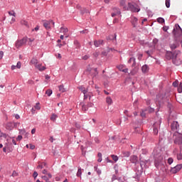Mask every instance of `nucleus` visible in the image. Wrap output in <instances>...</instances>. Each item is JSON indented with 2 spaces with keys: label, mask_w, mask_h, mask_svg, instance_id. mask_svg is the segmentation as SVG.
<instances>
[{
  "label": "nucleus",
  "mask_w": 182,
  "mask_h": 182,
  "mask_svg": "<svg viewBox=\"0 0 182 182\" xmlns=\"http://www.w3.org/2000/svg\"><path fill=\"white\" fill-rule=\"evenodd\" d=\"M173 34L175 38V43L170 45L172 50H175L177 47L182 43V28L178 24H175L173 30Z\"/></svg>",
  "instance_id": "obj_1"
},
{
  "label": "nucleus",
  "mask_w": 182,
  "mask_h": 182,
  "mask_svg": "<svg viewBox=\"0 0 182 182\" xmlns=\"http://www.w3.org/2000/svg\"><path fill=\"white\" fill-rule=\"evenodd\" d=\"M128 6H124V11H130L132 12H139L141 9L137 5H134L132 3H128Z\"/></svg>",
  "instance_id": "obj_2"
},
{
  "label": "nucleus",
  "mask_w": 182,
  "mask_h": 182,
  "mask_svg": "<svg viewBox=\"0 0 182 182\" xmlns=\"http://www.w3.org/2000/svg\"><path fill=\"white\" fill-rule=\"evenodd\" d=\"M181 54L179 50L175 51L173 55V63L176 65L178 66L182 64V60L178 58V55Z\"/></svg>",
  "instance_id": "obj_3"
},
{
  "label": "nucleus",
  "mask_w": 182,
  "mask_h": 182,
  "mask_svg": "<svg viewBox=\"0 0 182 182\" xmlns=\"http://www.w3.org/2000/svg\"><path fill=\"white\" fill-rule=\"evenodd\" d=\"M27 42H28V38L24 37L21 40L16 41L15 43V46L16 48H20L24 45H26Z\"/></svg>",
  "instance_id": "obj_4"
},
{
  "label": "nucleus",
  "mask_w": 182,
  "mask_h": 182,
  "mask_svg": "<svg viewBox=\"0 0 182 182\" xmlns=\"http://www.w3.org/2000/svg\"><path fill=\"white\" fill-rule=\"evenodd\" d=\"M164 164H166V161H164V157L163 156H159V158L155 160L156 167L164 166Z\"/></svg>",
  "instance_id": "obj_5"
},
{
  "label": "nucleus",
  "mask_w": 182,
  "mask_h": 182,
  "mask_svg": "<svg viewBox=\"0 0 182 182\" xmlns=\"http://www.w3.org/2000/svg\"><path fill=\"white\" fill-rule=\"evenodd\" d=\"M171 130L172 131H174L176 132L175 133V135H177V134H180L178 130H179V124L177 122H173L171 124Z\"/></svg>",
  "instance_id": "obj_6"
},
{
  "label": "nucleus",
  "mask_w": 182,
  "mask_h": 182,
  "mask_svg": "<svg viewBox=\"0 0 182 182\" xmlns=\"http://www.w3.org/2000/svg\"><path fill=\"white\" fill-rule=\"evenodd\" d=\"M51 24L53 26L55 25V23L52 20H49V21L43 20V25L47 31L50 30Z\"/></svg>",
  "instance_id": "obj_7"
},
{
  "label": "nucleus",
  "mask_w": 182,
  "mask_h": 182,
  "mask_svg": "<svg viewBox=\"0 0 182 182\" xmlns=\"http://www.w3.org/2000/svg\"><path fill=\"white\" fill-rule=\"evenodd\" d=\"M181 168H182V164L176 165L175 167L171 169V173L176 174L178 172H179Z\"/></svg>",
  "instance_id": "obj_8"
},
{
  "label": "nucleus",
  "mask_w": 182,
  "mask_h": 182,
  "mask_svg": "<svg viewBox=\"0 0 182 182\" xmlns=\"http://www.w3.org/2000/svg\"><path fill=\"white\" fill-rule=\"evenodd\" d=\"M160 125H161V122H156L154 124V134L155 135H157L159 134V129L160 127Z\"/></svg>",
  "instance_id": "obj_9"
},
{
  "label": "nucleus",
  "mask_w": 182,
  "mask_h": 182,
  "mask_svg": "<svg viewBox=\"0 0 182 182\" xmlns=\"http://www.w3.org/2000/svg\"><path fill=\"white\" fill-rule=\"evenodd\" d=\"M113 12L111 14V16L114 18V16H116L117 15L121 14L120 9L119 8H113L112 9Z\"/></svg>",
  "instance_id": "obj_10"
},
{
  "label": "nucleus",
  "mask_w": 182,
  "mask_h": 182,
  "mask_svg": "<svg viewBox=\"0 0 182 182\" xmlns=\"http://www.w3.org/2000/svg\"><path fill=\"white\" fill-rule=\"evenodd\" d=\"M60 33H63L64 36H65L66 38H68L69 37V35H68V29L66 27H61L60 29Z\"/></svg>",
  "instance_id": "obj_11"
},
{
  "label": "nucleus",
  "mask_w": 182,
  "mask_h": 182,
  "mask_svg": "<svg viewBox=\"0 0 182 182\" xmlns=\"http://www.w3.org/2000/svg\"><path fill=\"white\" fill-rule=\"evenodd\" d=\"M174 142L180 145V148L182 149V135L178 134V136L175 139Z\"/></svg>",
  "instance_id": "obj_12"
},
{
  "label": "nucleus",
  "mask_w": 182,
  "mask_h": 182,
  "mask_svg": "<svg viewBox=\"0 0 182 182\" xmlns=\"http://www.w3.org/2000/svg\"><path fill=\"white\" fill-rule=\"evenodd\" d=\"M103 43H104L103 40H95L94 41V46H95V48H98V47L101 46L102 45H103Z\"/></svg>",
  "instance_id": "obj_13"
},
{
  "label": "nucleus",
  "mask_w": 182,
  "mask_h": 182,
  "mask_svg": "<svg viewBox=\"0 0 182 182\" xmlns=\"http://www.w3.org/2000/svg\"><path fill=\"white\" fill-rule=\"evenodd\" d=\"M133 63L132 65V67H133V68L135 67L136 65L135 58L132 57V58H129V60H128V63Z\"/></svg>",
  "instance_id": "obj_14"
},
{
  "label": "nucleus",
  "mask_w": 182,
  "mask_h": 182,
  "mask_svg": "<svg viewBox=\"0 0 182 182\" xmlns=\"http://www.w3.org/2000/svg\"><path fill=\"white\" fill-rule=\"evenodd\" d=\"M130 161L131 163H134V164H136V163H138V156L135 155L132 156Z\"/></svg>",
  "instance_id": "obj_15"
},
{
  "label": "nucleus",
  "mask_w": 182,
  "mask_h": 182,
  "mask_svg": "<svg viewBox=\"0 0 182 182\" xmlns=\"http://www.w3.org/2000/svg\"><path fill=\"white\" fill-rule=\"evenodd\" d=\"M141 71L143 73H147L149 71V66L147 65H144L141 67Z\"/></svg>",
  "instance_id": "obj_16"
},
{
  "label": "nucleus",
  "mask_w": 182,
  "mask_h": 182,
  "mask_svg": "<svg viewBox=\"0 0 182 182\" xmlns=\"http://www.w3.org/2000/svg\"><path fill=\"white\" fill-rule=\"evenodd\" d=\"M35 68L38 69L39 71H43L46 70L45 66H42L41 64H37L36 65Z\"/></svg>",
  "instance_id": "obj_17"
},
{
  "label": "nucleus",
  "mask_w": 182,
  "mask_h": 182,
  "mask_svg": "<svg viewBox=\"0 0 182 182\" xmlns=\"http://www.w3.org/2000/svg\"><path fill=\"white\" fill-rule=\"evenodd\" d=\"M137 22H138L137 18H136V17L132 18V24L134 28H136Z\"/></svg>",
  "instance_id": "obj_18"
},
{
  "label": "nucleus",
  "mask_w": 182,
  "mask_h": 182,
  "mask_svg": "<svg viewBox=\"0 0 182 182\" xmlns=\"http://www.w3.org/2000/svg\"><path fill=\"white\" fill-rule=\"evenodd\" d=\"M139 72V68L134 67L130 72L132 75H135Z\"/></svg>",
  "instance_id": "obj_19"
},
{
  "label": "nucleus",
  "mask_w": 182,
  "mask_h": 182,
  "mask_svg": "<svg viewBox=\"0 0 182 182\" xmlns=\"http://www.w3.org/2000/svg\"><path fill=\"white\" fill-rule=\"evenodd\" d=\"M30 65H34L36 67L38 65V59L33 58L30 62Z\"/></svg>",
  "instance_id": "obj_20"
},
{
  "label": "nucleus",
  "mask_w": 182,
  "mask_h": 182,
  "mask_svg": "<svg viewBox=\"0 0 182 182\" xmlns=\"http://www.w3.org/2000/svg\"><path fill=\"white\" fill-rule=\"evenodd\" d=\"M80 105L82 106V111L85 112L89 109L88 105H86L84 102L80 103Z\"/></svg>",
  "instance_id": "obj_21"
},
{
  "label": "nucleus",
  "mask_w": 182,
  "mask_h": 182,
  "mask_svg": "<svg viewBox=\"0 0 182 182\" xmlns=\"http://www.w3.org/2000/svg\"><path fill=\"white\" fill-rule=\"evenodd\" d=\"M106 103L109 105H111L113 103V101L110 97H106Z\"/></svg>",
  "instance_id": "obj_22"
},
{
  "label": "nucleus",
  "mask_w": 182,
  "mask_h": 182,
  "mask_svg": "<svg viewBox=\"0 0 182 182\" xmlns=\"http://www.w3.org/2000/svg\"><path fill=\"white\" fill-rule=\"evenodd\" d=\"M174 55V53L170 52V53H166V59L170 60V59H173V55Z\"/></svg>",
  "instance_id": "obj_23"
},
{
  "label": "nucleus",
  "mask_w": 182,
  "mask_h": 182,
  "mask_svg": "<svg viewBox=\"0 0 182 182\" xmlns=\"http://www.w3.org/2000/svg\"><path fill=\"white\" fill-rule=\"evenodd\" d=\"M158 43H159V40H158V39L155 38V39L153 40V44H152V46H151L152 49H154V48H155L156 45Z\"/></svg>",
  "instance_id": "obj_24"
},
{
  "label": "nucleus",
  "mask_w": 182,
  "mask_h": 182,
  "mask_svg": "<svg viewBox=\"0 0 182 182\" xmlns=\"http://www.w3.org/2000/svg\"><path fill=\"white\" fill-rule=\"evenodd\" d=\"M119 5L123 7V9L124 10V6H126V0H120Z\"/></svg>",
  "instance_id": "obj_25"
},
{
  "label": "nucleus",
  "mask_w": 182,
  "mask_h": 182,
  "mask_svg": "<svg viewBox=\"0 0 182 182\" xmlns=\"http://www.w3.org/2000/svg\"><path fill=\"white\" fill-rule=\"evenodd\" d=\"M94 170L97 171V174L100 176L102 174V171L97 168V166H94Z\"/></svg>",
  "instance_id": "obj_26"
},
{
  "label": "nucleus",
  "mask_w": 182,
  "mask_h": 182,
  "mask_svg": "<svg viewBox=\"0 0 182 182\" xmlns=\"http://www.w3.org/2000/svg\"><path fill=\"white\" fill-rule=\"evenodd\" d=\"M177 160H182V149H181L180 153L177 154Z\"/></svg>",
  "instance_id": "obj_27"
},
{
  "label": "nucleus",
  "mask_w": 182,
  "mask_h": 182,
  "mask_svg": "<svg viewBox=\"0 0 182 182\" xmlns=\"http://www.w3.org/2000/svg\"><path fill=\"white\" fill-rule=\"evenodd\" d=\"M80 90L82 91V92L85 95L87 92V90L85 88V87H80Z\"/></svg>",
  "instance_id": "obj_28"
},
{
  "label": "nucleus",
  "mask_w": 182,
  "mask_h": 182,
  "mask_svg": "<svg viewBox=\"0 0 182 182\" xmlns=\"http://www.w3.org/2000/svg\"><path fill=\"white\" fill-rule=\"evenodd\" d=\"M57 118H58V116L55 114H53L50 117V120H52L53 122H55Z\"/></svg>",
  "instance_id": "obj_29"
},
{
  "label": "nucleus",
  "mask_w": 182,
  "mask_h": 182,
  "mask_svg": "<svg viewBox=\"0 0 182 182\" xmlns=\"http://www.w3.org/2000/svg\"><path fill=\"white\" fill-rule=\"evenodd\" d=\"M9 14L10 16H14V18H16V14L14 11H9Z\"/></svg>",
  "instance_id": "obj_30"
},
{
  "label": "nucleus",
  "mask_w": 182,
  "mask_h": 182,
  "mask_svg": "<svg viewBox=\"0 0 182 182\" xmlns=\"http://www.w3.org/2000/svg\"><path fill=\"white\" fill-rule=\"evenodd\" d=\"M157 22H159V23H164V18L159 17L157 18Z\"/></svg>",
  "instance_id": "obj_31"
},
{
  "label": "nucleus",
  "mask_w": 182,
  "mask_h": 182,
  "mask_svg": "<svg viewBox=\"0 0 182 182\" xmlns=\"http://www.w3.org/2000/svg\"><path fill=\"white\" fill-rule=\"evenodd\" d=\"M59 91L63 93L65 92V89L64 88L63 85H59Z\"/></svg>",
  "instance_id": "obj_32"
},
{
  "label": "nucleus",
  "mask_w": 182,
  "mask_h": 182,
  "mask_svg": "<svg viewBox=\"0 0 182 182\" xmlns=\"http://www.w3.org/2000/svg\"><path fill=\"white\" fill-rule=\"evenodd\" d=\"M111 157H112V160H113L114 161H118V160H119V158H118L117 156L111 155Z\"/></svg>",
  "instance_id": "obj_33"
},
{
  "label": "nucleus",
  "mask_w": 182,
  "mask_h": 182,
  "mask_svg": "<svg viewBox=\"0 0 182 182\" xmlns=\"http://www.w3.org/2000/svg\"><path fill=\"white\" fill-rule=\"evenodd\" d=\"M21 23L22 25H24V26H28V21H25V20H21Z\"/></svg>",
  "instance_id": "obj_34"
},
{
  "label": "nucleus",
  "mask_w": 182,
  "mask_h": 182,
  "mask_svg": "<svg viewBox=\"0 0 182 182\" xmlns=\"http://www.w3.org/2000/svg\"><path fill=\"white\" fill-rule=\"evenodd\" d=\"M52 93H53L52 90H47V91L46 92V94L48 97H50V96L52 95Z\"/></svg>",
  "instance_id": "obj_35"
},
{
  "label": "nucleus",
  "mask_w": 182,
  "mask_h": 182,
  "mask_svg": "<svg viewBox=\"0 0 182 182\" xmlns=\"http://www.w3.org/2000/svg\"><path fill=\"white\" fill-rule=\"evenodd\" d=\"M46 166V164L45 163H43V164H40V165H38V166H37V169H43V166Z\"/></svg>",
  "instance_id": "obj_36"
},
{
  "label": "nucleus",
  "mask_w": 182,
  "mask_h": 182,
  "mask_svg": "<svg viewBox=\"0 0 182 182\" xmlns=\"http://www.w3.org/2000/svg\"><path fill=\"white\" fill-rule=\"evenodd\" d=\"M81 176H82V168H80L78 169V171L77 173V177H81Z\"/></svg>",
  "instance_id": "obj_37"
},
{
  "label": "nucleus",
  "mask_w": 182,
  "mask_h": 182,
  "mask_svg": "<svg viewBox=\"0 0 182 182\" xmlns=\"http://www.w3.org/2000/svg\"><path fill=\"white\" fill-rule=\"evenodd\" d=\"M39 28H40L39 26H36L34 28H33V29L31 30V31H32V32H34V31L38 32V31H39Z\"/></svg>",
  "instance_id": "obj_38"
},
{
  "label": "nucleus",
  "mask_w": 182,
  "mask_h": 182,
  "mask_svg": "<svg viewBox=\"0 0 182 182\" xmlns=\"http://www.w3.org/2000/svg\"><path fill=\"white\" fill-rule=\"evenodd\" d=\"M81 13L82 14H85V13H90V11L85 8H83L82 10H81Z\"/></svg>",
  "instance_id": "obj_39"
},
{
  "label": "nucleus",
  "mask_w": 182,
  "mask_h": 182,
  "mask_svg": "<svg viewBox=\"0 0 182 182\" xmlns=\"http://www.w3.org/2000/svg\"><path fill=\"white\" fill-rule=\"evenodd\" d=\"M178 92L179 93H181L182 92V85H181V82H180V85L178 87Z\"/></svg>",
  "instance_id": "obj_40"
},
{
  "label": "nucleus",
  "mask_w": 182,
  "mask_h": 182,
  "mask_svg": "<svg viewBox=\"0 0 182 182\" xmlns=\"http://www.w3.org/2000/svg\"><path fill=\"white\" fill-rule=\"evenodd\" d=\"M124 114L127 117H132V114H129V111H127V110H125V111L124 112Z\"/></svg>",
  "instance_id": "obj_41"
},
{
  "label": "nucleus",
  "mask_w": 182,
  "mask_h": 182,
  "mask_svg": "<svg viewBox=\"0 0 182 182\" xmlns=\"http://www.w3.org/2000/svg\"><path fill=\"white\" fill-rule=\"evenodd\" d=\"M165 4L167 8H170V0H166Z\"/></svg>",
  "instance_id": "obj_42"
},
{
  "label": "nucleus",
  "mask_w": 182,
  "mask_h": 182,
  "mask_svg": "<svg viewBox=\"0 0 182 182\" xmlns=\"http://www.w3.org/2000/svg\"><path fill=\"white\" fill-rule=\"evenodd\" d=\"M123 156H124V157H129V156H130V152H129V151L124 152V153H123Z\"/></svg>",
  "instance_id": "obj_43"
},
{
  "label": "nucleus",
  "mask_w": 182,
  "mask_h": 182,
  "mask_svg": "<svg viewBox=\"0 0 182 182\" xmlns=\"http://www.w3.org/2000/svg\"><path fill=\"white\" fill-rule=\"evenodd\" d=\"M16 68L21 69V62L18 61L16 64Z\"/></svg>",
  "instance_id": "obj_44"
},
{
  "label": "nucleus",
  "mask_w": 182,
  "mask_h": 182,
  "mask_svg": "<svg viewBox=\"0 0 182 182\" xmlns=\"http://www.w3.org/2000/svg\"><path fill=\"white\" fill-rule=\"evenodd\" d=\"M173 158H168V163L169 165L173 164Z\"/></svg>",
  "instance_id": "obj_45"
},
{
  "label": "nucleus",
  "mask_w": 182,
  "mask_h": 182,
  "mask_svg": "<svg viewBox=\"0 0 182 182\" xmlns=\"http://www.w3.org/2000/svg\"><path fill=\"white\" fill-rule=\"evenodd\" d=\"M92 71L95 73L94 76H96L98 74L97 68H92Z\"/></svg>",
  "instance_id": "obj_46"
},
{
  "label": "nucleus",
  "mask_w": 182,
  "mask_h": 182,
  "mask_svg": "<svg viewBox=\"0 0 182 182\" xmlns=\"http://www.w3.org/2000/svg\"><path fill=\"white\" fill-rule=\"evenodd\" d=\"M146 53L149 55V56H151L153 54V51L152 50H146Z\"/></svg>",
  "instance_id": "obj_47"
},
{
  "label": "nucleus",
  "mask_w": 182,
  "mask_h": 182,
  "mask_svg": "<svg viewBox=\"0 0 182 182\" xmlns=\"http://www.w3.org/2000/svg\"><path fill=\"white\" fill-rule=\"evenodd\" d=\"M89 58H90V55H85L82 56V60H87Z\"/></svg>",
  "instance_id": "obj_48"
},
{
  "label": "nucleus",
  "mask_w": 182,
  "mask_h": 182,
  "mask_svg": "<svg viewBox=\"0 0 182 182\" xmlns=\"http://www.w3.org/2000/svg\"><path fill=\"white\" fill-rule=\"evenodd\" d=\"M18 176V173L16 171H14L12 173V176L17 177Z\"/></svg>",
  "instance_id": "obj_49"
},
{
  "label": "nucleus",
  "mask_w": 182,
  "mask_h": 182,
  "mask_svg": "<svg viewBox=\"0 0 182 182\" xmlns=\"http://www.w3.org/2000/svg\"><path fill=\"white\" fill-rule=\"evenodd\" d=\"M178 80H176V81H174V82H173V86L174 87H176L178 86Z\"/></svg>",
  "instance_id": "obj_50"
},
{
  "label": "nucleus",
  "mask_w": 182,
  "mask_h": 182,
  "mask_svg": "<svg viewBox=\"0 0 182 182\" xmlns=\"http://www.w3.org/2000/svg\"><path fill=\"white\" fill-rule=\"evenodd\" d=\"M94 57L97 58L100 55L99 51H95L93 54Z\"/></svg>",
  "instance_id": "obj_51"
},
{
  "label": "nucleus",
  "mask_w": 182,
  "mask_h": 182,
  "mask_svg": "<svg viewBox=\"0 0 182 182\" xmlns=\"http://www.w3.org/2000/svg\"><path fill=\"white\" fill-rule=\"evenodd\" d=\"M34 108H35L36 109L39 110V109H41L40 104H39V103H37V104L36 105V106L34 107Z\"/></svg>",
  "instance_id": "obj_52"
},
{
  "label": "nucleus",
  "mask_w": 182,
  "mask_h": 182,
  "mask_svg": "<svg viewBox=\"0 0 182 182\" xmlns=\"http://www.w3.org/2000/svg\"><path fill=\"white\" fill-rule=\"evenodd\" d=\"M88 97H89V100H90V99H91L90 95H87V94H84V100L87 99Z\"/></svg>",
  "instance_id": "obj_53"
},
{
  "label": "nucleus",
  "mask_w": 182,
  "mask_h": 182,
  "mask_svg": "<svg viewBox=\"0 0 182 182\" xmlns=\"http://www.w3.org/2000/svg\"><path fill=\"white\" fill-rule=\"evenodd\" d=\"M29 41L30 43H33L35 41V38H27V41Z\"/></svg>",
  "instance_id": "obj_54"
},
{
  "label": "nucleus",
  "mask_w": 182,
  "mask_h": 182,
  "mask_svg": "<svg viewBox=\"0 0 182 182\" xmlns=\"http://www.w3.org/2000/svg\"><path fill=\"white\" fill-rule=\"evenodd\" d=\"M163 31H164V32H167V31H168V26H164V27H163Z\"/></svg>",
  "instance_id": "obj_55"
},
{
  "label": "nucleus",
  "mask_w": 182,
  "mask_h": 182,
  "mask_svg": "<svg viewBox=\"0 0 182 182\" xmlns=\"http://www.w3.org/2000/svg\"><path fill=\"white\" fill-rule=\"evenodd\" d=\"M33 176L34 178H36L38 177V172L34 171L33 174Z\"/></svg>",
  "instance_id": "obj_56"
},
{
  "label": "nucleus",
  "mask_w": 182,
  "mask_h": 182,
  "mask_svg": "<svg viewBox=\"0 0 182 182\" xmlns=\"http://www.w3.org/2000/svg\"><path fill=\"white\" fill-rule=\"evenodd\" d=\"M22 139H23V136L21 135H18V137L16 138V140L21 141V140H22Z\"/></svg>",
  "instance_id": "obj_57"
},
{
  "label": "nucleus",
  "mask_w": 182,
  "mask_h": 182,
  "mask_svg": "<svg viewBox=\"0 0 182 182\" xmlns=\"http://www.w3.org/2000/svg\"><path fill=\"white\" fill-rule=\"evenodd\" d=\"M142 58H143V54H139V55H138V60H141Z\"/></svg>",
  "instance_id": "obj_58"
},
{
  "label": "nucleus",
  "mask_w": 182,
  "mask_h": 182,
  "mask_svg": "<svg viewBox=\"0 0 182 182\" xmlns=\"http://www.w3.org/2000/svg\"><path fill=\"white\" fill-rule=\"evenodd\" d=\"M42 179L46 181V182H47L48 181L47 176H42Z\"/></svg>",
  "instance_id": "obj_59"
},
{
  "label": "nucleus",
  "mask_w": 182,
  "mask_h": 182,
  "mask_svg": "<svg viewBox=\"0 0 182 182\" xmlns=\"http://www.w3.org/2000/svg\"><path fill=\"white\" fill-rule=\"evenodd\" d=\"M4 54V53L3 51H0V60H1L3 58Z\"/></svg>",
  "instance_id": "obj_60"
},
{
  "label": "nucleus",
  "mask_w": 182,
  "mask_h": 182,
  "mask_svg": "<svg viewBox=\"0 0 182 182\" xmlns=\"http://www.w3.org/2000/svg\"><path fill=\"white\" fill-rule=\"evenodd\" d=\"M29 148H30L31 149H35V145H33V144H29Z\"/></svg>",
  "instance_id": "obj_61"
},
{
  "label": "nucleus",
  "mask_w": 182,
  "mask_h": 182,
  "mask_svg": "<svg viewBox=\"0 0 182 182\" xmlns=\"http://www.w3.org/2000/svg\"><path fill=\"white\" fill-rule=\"evenodd\" d=\"M93 105H93V103H92V102H90V103L87 104L88 108H89V107H92Z\"/></svg>",
  "instance_id": "obj_62"
},
{
  "label": "nucleus",
  "mask_w": 182,
  "mask_h": 182,
  "mask_svg": "<svg viewBox=\"0 0 182 182\" xmlns=\"http://www.w3.org/2000/svg\"><path fill=\"white\" fill-rule=\"evenodd\" d=\"M141 116L142 117H146V113L144 111H142V112L141 113Z\"/></svg>",
  "instance_id": "obj_63"
},
{
  "label": "nucleus",
  "mask_w": 182,
  "mask_h": 182,
  "mask_svg": "<svg viewBox=\"0 0 182 182\" xmlns=\"http://www.w3.org/2000/svg\"><path fill=\"white\" fill-rule=\"evenodd\" d=\"M129 120V119H128V117H123V121L125 122H127V121H128Z\"/></svg>",
  "instance_id": "obj_64"
}]
</instances>
